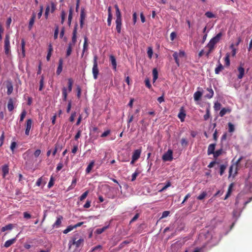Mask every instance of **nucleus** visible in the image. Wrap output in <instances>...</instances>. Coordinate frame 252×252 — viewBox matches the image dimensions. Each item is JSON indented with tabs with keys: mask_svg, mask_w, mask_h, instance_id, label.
<instances>
[{
	"mask_svg": "<svg viewBox=\"0 0 252 252\" xmlns=\"http://www.w3.org/2000/svg\"><path fill=\"white\" fill-rule=\"evenodd\" d=\"M243 158V157H240L235 162L233 163L230 166L229 170V177H231V176L234 177L237 174L238 170V165Z\"/></svg>",
	"mask_w": 252,
	"mask_h": 252,
	"instance_id": "obj_1",
	"label": "nucleus"
},
{
	"mask_svg": "<svg viewBox=\"0 0 252 252\" xmlns=\"http://www.w3.org/2000/svg\"><path fill=\"white\" fill-rule=\"evenodd\" d=\"M78 236V234L74 235L72 238L71 241L69 242V249L71 248L72 245H75L76 248H78L82 244H83L84 242V239L83 238H80L77 240Z\"/></svg>",
	"mask_w": 252,
	"mask_h": 252,
	"instance_id": "obj_2",
	"label": "nucleus"
},
{
	"mask_svg": "<svg viewBox=\"0 0 252 252\" xmlns=\"http://www.w3.org/2000/svg\"><path fill=\"white\" fill-rule=\"evenodd\" d=\"M116 19L115 23L116 24V29L118 33H120L121 32V28L122 25V18L121 12L120 11H116Z\"/></svg>",
	"mask_w": 252,
	"mask_h": 252,
	"instance_id": "obj_3",
	"label": "nucleus"
},
{
	"mask_svg": "<svg viewBox=\"0 0 252 252\" xmlns=\"http://www.w3.org/2000/svg\"><path fill=\"white\" fill-rule=\"evenodd\" d=\"M4 51L6 55H10V35L8 33L6 34L4 40Z\"/></svg>",
	"mask_w": 252,
	"mask_h": 252,
	"instance_id": "obj_4",
	"label": "nucleus"
},
{
	"mask_svg": "<svg viewBox=\"0 0 252 252\" xmlns=\"http://www.w3.org/2000/svg\"><path fill=\"white\" fill-rule=\"evenodd\" d=\"M92 73L93 74L94 78V79H96L98 78V75L99 74V69L97 63V57L96 55H95L94 57Z\"/></svg>",
	"mask_w": 252,
	"mask_h": 252,
	"instance_id": "obj_5",
	"label": "nucleus"
},
{
	"mask_svg": "<svg viewBox=\"0 0 252 252\" xmlns=\"http://www.w3.org/2000/svg\"><path fill=\"white\" fill-rule=\"evenodd\" d=\"M164 161H171L173 159V152L171 150H168L162 156Z\"/></svg>",
	"mask_w": 252,
	"mask_h": 252,
	"instance_id": "obj_6",
	"label": "nucleus"
},
{
	"mask_svg": "<svg viewBox=\"0 0 252 252\" xmlns=\"http://www.w3.org/2000/svg\"><path fill=\"white\" fill-rule=\"evenodd\" d=\"M23 158L26 161V163H30L32 158V155L31 151L29 150L23 154Z\"/></svg>",
	"mask_w": 252,
	"mask_h": 252,
	"instance_id": "obj_7",
	"label": "nucleus"
},
{
	"mask_svg": "<svg viewBox=\"0 0 252 252\" xmlns=\"http://www.w3.org/2000/svg\"><path fill=\"white\" fill-rule=\"evenodd\" d=\"M32 121L31 119H28L26 121L25 134L27 136L30 134V131L32 127Z\"/></svg>",
	"mask_w": 252,
	"mask_h": 252,
	"instance_id": "obj_8",
	"label": "nucleus"
},
{
	"mask_svg": "<svg viewBox=\"0 0 252 252\" xmlns=\"http://www.w3.org/2000/svg\"><path fill=\"white\" fill-rule=\"evenodd\" d=\"M77 24H76L74 28L73 33H72V42L69 43V44H72V45L74 46L76 42V34H77Z\"/></svg>",
	"mask_w": 252,
	"mask_h": 252,
	"instance_id": "obj_9",
	"label": "nucleus"
},
{
	"mask_svg": "<svg viewBox=\"0 0 252 252\" xmlns=\"http://www.w3.org/2000/svg\"><path fill=\"white\" fill-rule=\"evenodd\" d=\"M86 18V13L85 8L82 7L80 12V27L81 28H83L84 25V21Z\"/></svg>",
	"mask_w": 252,
	"mask_h": 252,
	"instance_id": "obj_10",
	"label": "nucleus"
},
{
	"mask_svg": "<svg viewBox=\"0 0 252 252\" xmlns=\"http://www.w3.org/2000/svg\"><path fill=\"white\" fill-rule=\"evenodd\" d=\"M186 116V114L185 113V110L183 107H182L180 109V112L178 115V117L180 119L182 122H183L185 121Z\"/></svg>",
	"mask_w": 252,
	"mask_h": 252,
	"instance_id": "obj_11",
	"label": "nucleus"
},
{
	"mask_svg": "<svg viewBox=\"0 0 252 252\" xmlns=\"http://www.w3.org/2000/svg\"><path fill=\"white\" fill-rule=\"evenodd\" d=\"M63 148V145L61 143L57 142L55 144V149L52 153V155L55 156L58 151H61Z\"/></svg>",
	"mask_w": 252,
	"mask_h": 252,
	"instance_id": "obj_12",
	"label": "nucleus"
},
{
	"mask_svg": "<svg viewBox=\"0 0 252 252\" xmlns=\"http://www.w3.org/2000/svg\"><path fill=\"white\" fill-rule=\"evenodd\" d=\"M141 152L142 150L141 149H138L134 150L132 155V158L136 160H137L140 157Z\"/></svg>",
	"mask_w": 252,
	"mask_h": 252,
	"instance_id": "obj_13",
	"label": "nucleus"
},
{
	"mask_svg": "<svg viewBox=\"0 0 252 252\" xmlns=\"http://www.w3.org/2000/svg\"><path fill=\"white\" fill-rule=\"evenodd\" d=\"M222 35V33L219 32L215 37H213L210 41L216 45L220 40Z\"/></svg>",
	"mask_w": 252,
	"mask_h": 252,
	"instance_id": "obj_14",
	"label": "nucleus"
},
{
	"mask_svg": "<svg viewBox=\"0 0 252 252\" xmlns=\"http://www.w3.org/2000/svg\"><path fill=\"white\" fill-rule=\"evenodd\" d=\"M216 145V144L215 143L211 144L209 145L207 150V154L208 155H210L214 153Z\"/></svg>",
	"mask_w": 252,
	"mask_h": 252,
	"instance_id": "obj_15",
	"label": "nucleus"
},
{
	"mask_svg": "<svg viewBox=\"0 0 252 252\" xmlns=\"http://www.w3.org/2000/svg\"><path fill=\"white\" fill-rule=\"evenodd\" d=\"M35 17H36V14L35 13H33L32 14V17L30 20V21H29V26H28V28H29V30H31L32 29V28L33 25L34 23Z\"/></svg>",
	"mask_w": 252,
	"mask_h": 252,
	"instance_id": "obj_16",
	"label": "nucleus"
},
{
	"mask_svg": "<svg viewBox=\"0 0 252 252\" xmlns=\"http://www.w3.org/2000/svg\"><path fill=\"white\" fill-rule=\"evenodd\" d=\"M63 60L62 58L59 59V65L56 71L58 75H60L63 70Z\"/></svg>",
	"mask_w": 252,
	"mask_h": 252,
	"instance_id": "obj_17",
	"label": "nucleus"
},
{
	"mask_svg": "<svg viewBox=\"0 0 252 252\" xmlns=\"http://www.w3.org/2000/svg\"><path fill=\"white\" fill-rule=\"evenodd\" d=\"M6 88L7 89V94L8 95H10L12 94L13 90V85L10 81H8L6 83Z\"/></svg>",
	"mask_w": 252,
	"mask_h": 252,
	"instance_id": "obj_18",
	"label": "nucleus"
},
{
	"mask_svg": "<svg viewBox=\"0 0 252 252\" xmlns=\"http://www.w3.org/2000/svg\"><path fill=\"white\" fill-rule=\"evenodd\" d=\"M7 108L9 111L11 112L14 109V101L13 99L12 98H10L8 99V104H7Z\"/></svg>",
	"mask_w": 252,
	"mask_h": 252,
	"instance_id": "obj_19",
	"label": "nucleus"
},
{
	"mask_svg": "<svg viewBox=\"0 0 252 252\" xmlns=\"http://www.w3.org/2000/svg\"><path fill=\"white\" fill-rule=\"evenodd\" d=\"M63 219V218L62 216H59L57 218L55 222L53 224V228H59L62 223V220Z\"/></svg>",
	"mask_w": 252,
	"mask_h": 252,
	"instance_id": "obj_20",
	"label": "nucleus"
},
{
	"mask_svg": "<svg viewBox=\"0 0 252 252\" xmlns=\"http://www.w3.org/2000/svg\"><path fill=\"white\" fill-rule=\"evenodd\" d=\"M238 71L239 72L238 78L241 79L243 77L245 74L244 68L242 66H240L238 67Z\"/></svg>",
	"mask_w": 252,
	"mask_h": 252,
	"instance_id": "obj_21",
	"label": "nucleus"
},
{
	"mask_svg": "<svg viewBox=\"0 0 252 252\" xmlns=\"http://www.w3.org/2000/svg\"><path fill=\"white\" fill-rule=\"evenodd\" d=\"M109 58L113 66V68L116 71L117 69V62L116 58L113 55H110Z\"/></svg>",
	"mask_w": 252,
	"mask_h": 252,
	"instance_id": "obj_22",
	"label": "nucleus"
},
{
	"mask_svg": "<svg viewBox=\"0 0 252 252\" xmlns=\"http://www.w3.org/2000/svg\"><path fill=\"white\" fill-rule=\"evenodd\" d=\"M73 12V8L72 6H70L69 9V14L68 17V25L69 26H70L71 25V21L72 19Z\"/></svg>",
	"mask_w": 252,
	"mask_h": 252,
	"instance_id": "obj_23",
	"label": "nucleus"
},
{
	"mask_svg": "<svg viewBox=\"0 0 252 252\" xmlns=\"http://www.w3.org/2000/svg\"><path fill=\"white\" fill-rule=\"evenodd\" d=\"M206 90L208 92V93L205 95V97L210 99L211 98L213 95H214V91L213 89L211 88V87L207 88Z\"/></svg>",
	"mask_w": 252,
	"mask_h": 252,
	"instance_id": "obj_24",
	"label": "nucleus"
},
{
	"mask_svg": "<svg viewBox=\"0 0 252 252\" xmlns=\"http://www.w3.org/2000/svg\"><path fill=\"white\" fill-rule=\"evenodd\" d=\"M231 111V109L229 108H223L220 112V116L223 117L226 113H229Z\"/></svg>",
	"mask_w": 252,
	"mask_h": 252,
	"instance_id": "obj_25",
	"label": "nucleus"
},
{
	"mask_svg": "<svg viewBox=\"0 0 252 252\" xmlns=\"http://www.w3.org/2000/svg\"><path fill=\"white\" fill-rule=\"evenodd\" d=\"M16 239L15 238L11 239H9L5 242L4 246L5 248H8L11 245H12L13 244H14L16 242Z\"/></svg>",
	"mask_w": 252,
	"mask_h": 252,
	"instance_id": "obj_26",
	"label": "nucleus"
},
{
	"mask_svg": "<svg viewBox=\"0 0 252 252\" xmlns=\"http://www.w3.org/2000/svg\"><path fill=\"white\" fill-rule=\"evenodd\" d=\"M218 66L215 69V73L217 74H219L224 68L223 66L220 63V61H218Z\"/></svg>",
	"mask_w": 252,
	"mask_h": 252,
	"instance_id": "obj_27",
	"label": "nucleus"
},
{
	"mask_svg": "<svg viewBox=\"0 0 252 252\" xmlns=\"http://www.w3.org/2000/svg\"><path fill=\"white\" fill-rule=\"evenodd\" d=\"M2 171L3 173V177H5L9 172L8 166L6 164L3 165L2 167Z\"/></svg>",
	"mask_w": 252,
	"mask_h": 252,
	"instance_id": "obj_28",
	"label": "nucleus"
},
{
	"mask_svg": "<svg viewBox=\"0 0 252 252\" xmlns=\"http://www.w3.org/2000/svg\"><path fill=\"white\" fill-rule=\"evenodd\" d=\"M94 160H92L89 164L88 165L86 169V172L87 173H89L92 170L93 167H94Z\"/></svg>",
	"mask_w": 252,
	"mask_h": 252,
	"instance_id": "obj_29",
	"label": "nucleus"
},
{
	"mask_svg": "<svg viewBox=\"0 0 252 252\" xmlns=\"http://www.w3.org/2000/svg\"><path fill=\"white\" fill-rule=\"evenodd\" d=\"M202 95V93L200 91L196 92L193 95L194 99L195 100L197 101L199 100L201 96Z\"/></svg>",
	"mask_w": 252,
	"mask_h": 252,
	"instance_id": "obj_30",
	"label": "nucleus"
},
{
	"mask_svg": "<svg viewBox=\"0 0 252 252\" xmlns=\"http://www.w3.org/2000/svg\"><path fill=\"white\" fill-rule=\"evenodd\" d=\"M153 83H155L158 78V71L157 68H154L153 70Z\"/></svg>",
	"mask_w": 252,
	"mask_h": 252,
	"instance_id": "obj_31",
	"label": "nucleus"
},
{
	"mask_svg": "<svg viewBox=\"0 0 252 252\" xmlns=\"http://www.w3.org/2000/svg\"><path fill=\"white\" fill-rule=\"evenodd\" d=\"M21 48L22 57L24 58L25 57V42L24 39L21 40Z\"/></svg>",
	"mask_w": 252,
	"mask_h": 252,
	"instance_id": "obj_32",
	"label": "nucleus"
},
{
	"mask_svg": "<svg viewBox=\"0 0 252 252\" xmlns=\"http://www.w3.org/2000/svg\"><path fill=\"white\" fill-rule=\"evenodd\" d=\"M108 227L109 225H107L104 226L101 228H98L95 230V233H96L97 234H100L104 231H105L108 228Z\"/></svg>",
	"mask_w": 252,
	"mask_h": 252,
	"instance_id": "obj_33",
	"label": "nucleus"
},
{
	"mask_svg": "<svg viewBox=\"0 0 252 252\" xmlns=\"http://www.w3.org/2000/svg\"><path fill=\"white\" fill-rule=\"evenodd\" d=\"M13 228V224H8L3 227L1 228V231L4 232L5 231L8 230H11Z\"/></svg>",
	"mask_w": 252,
	"mask_h": 252,
	"instance_id": "obj_34",
	"label": "nucleus"
},
{
	"mask_svg": "<svg viewBox=\"0 0 252 252\" xmlns=\"http://www.w3.org/2000/svg\"><path fill=\"white\" fill-rule=\"evenodd\" d=\"M173 57L175 60L176 64L178 66H179L180 63H179V60L178 59L179 57H178V52H174L173 54Z\"/></svg>",
	"mask_w": 252,
	"mask_h": 252,
	"instance_id": "obj_35",
	"label": "nucleus"
},
{
	"mask_svg": "<svg viewBox=\"0 0 252 252\" xmlns=\"http://www.w3.org/2000/svg\"><path fill=\"white\" fill-rule=\"evenodd\" d=\"M73 83V81L72 79L71 78H69L68 79V91L69 93L72 91Z\"/></svg>",
	"mask_w": 252,
	"mask_h": 252,
	"instance_id": "obj_36",
	"label": "nucleus"
},
{
	"mask_svg": "<svg viewBox=\"0 0 252 252\" xmlns=\"http://www.w3.org/2000/svg\"><path fill=\"white\" fill-rule=\"evenodd\" d=\"M62 94L63 96V100L66 101L67 96V89L65 87H63L62 89Z\"/></svg>",
	"mask_w": 252,
	"mask_h": 252,
	"instance_id": "obj_37",
	"label": "nucleus"
},
{
	"mask_svg": "<svg viewBox=\"0 0 252 252\" xmlns=\"http://www.w3.org/2000/svg\"><path fill=\"white\" fill-rule=\"evenodd\" d=\"M73 46H74L72 45V44H68V47H67V49L66 50V56L67 57H68L71 55V52H72V47Z\"/></svg>",
	"mask_w": 252,
	"mask_h": 252,
	"instance_id": "obj_38",
	"label": "nucleus"
},
{
	"mask_svg": "<svg viewBox=\"0 0 252 252\" xmlns=\"http://www.w3.org/2000/svg\"><path fill=\"white\" fill-rule=\"evenodd\" d=\"M44 76L42 75L41 76V78L39 81V91H41L42 90L43 87H44Z\"/></svg>",
	"mask_w": 252,
	"mask_h": 252,
	"instance_id": "obj_39",
	"label": "nucleus"
},
{
	"mask_svg": "<svg viewBox=\"0 0 252 252\" xmlns=\"http://www.w3.org/2000/svg\"><path fill=\"white\" fill-rule=\"evenodd\" d=\"M222 149L221 148L219 150H217L216 151H215L214 153L213 154L214 157L215 158H217L218 157H219L220 155L222 154Z\"/></svg>",
	"mask_w": 252,
	"mask_h": 252,
	"instance_id": "obj_40",
	"label": "nucleus"
},
{
	"mask_svg": "<svg viewBox=\"0 0 252 252\" xmlns=\"http://www.w3.org/2000/svg\"><path fill=\"white\" fill-rule=\"evenodd\" d=\"M215 45L214 43L210 41L207 44L206 47L210 49V51H213L215 48Z\"/></svg>",
	"mask_w": 252,
	"mask_h": 252,
	"instance_id": "obj_41",
	"label": "nucleus"
},
{
	"mask_svg": "<svg viewBox=\"0 0 252 252\" xmlns=\"http://www.w3.org/2000/svg\"><path fill=\"white\" fill-rule=\"evenodd\" d=\"M210 117V111L209 108H207L206 111V114L204 115V120H207Z\"/></svg>",
	"mask_w": 252,
	"mask_h": 252,
	"instance_id": "obj_42",
	"label": "nucleus"
},
{
	"mask_svg": "<svg viewBox=\"0 0 252 252\" xmlns=\"http://www.w3.org/2000/svg\"><path fill=\"white\" fill-rule=\"evenodd\" d=\"M224 62L226 66H228L230 65V63L229 60V54L228 53H227L226 54V56L224 58Z\"/></svg>",
	"mask_w": 252,
	"mask_h": 252,
	"instance_id": "obj_43",
	"label": "nucleus"
},
{
	"mask_svg": "<svg viewBox=\"0 0 252 252\" xmlns=\"http://www.w3.org/2000/svg\"><path fill=\"white\" fill-rule=\"evenodd\" d=\"M226 168V165H224V164L220 165V176H222Z\"/></svg>",
	"mask_w": 252,
	"mask_h": 252,
	"instance_id": "obj_44",
	"label": "nucleus"
},
{
	"mask_svg": "<svg viewBox=\"0 0 252 252\" xmlns=\"http://www.w3.org/2000/svg\"><path fill=\"white\" fill-rule=\"evenodd\" d=\"M26 114H27L26 111L25 109L23 110L20 115V120H19L20 122H22L23 121L25 117L26 116Z\"/></svg>",
	"mask_w": 252,
	"mask_h": 252,
	"instance_id": "obj_45",
	"label": "nucleus"
},
{
	"mask_svg": "<svg viewBox=\"0 0 252 252\" xmlns=\"http://www.w3.org/2000/svg\"><path fill=\"white\" fill-rule=\"evenodd\" d=\"M233 186V183H231V184H230L228 189V191H227L226 194L225 195L224 199H226L230 195V194L231 192V190H232V188Z\"/></svg>",
	"mask_w": 252,
	"mask_h": 252,
	"instance_id": "obj_46",
	"label": "nucleus"
},
{
	"mask_svg": "<svg viewBox=\"0 0 252 252\" xmlns=\"http://www.w3.org/2000/svg\"><path fill=\"white\" fill-rule=\"evenodd\" d=\"M89 193V190H87L85 192H84L79 197V200L80 201L84 200L86 197L87 196L88 194Z\"/></svg>",
	"mask_w": 252,
	"mask_h": 252,
	"instance_id": "obj_47",
	"label": "nucleus"
},
{
	"mask_svg": "<svg viewBox=\"0 0 252 252\" xmlns=\"http://www.w3.org/2000/svg\"><path fill=\"white\" fill-rule=\"evenodd\" d=\"M66 16V13L64 10H62L61 12V23L62 24L64 23L65 18Z\"/></svg>",
	"mask_w": 252,
	"mask_h": 252,
	"instance_id": "obj_48",
	"label": "nucleus"
},
{
	"mask_svg": "<svg viewBox=\"0 0 252 252\" xmlns=\"http://www.w3.org/2000/svg\"><path fill=\"white\" fill-rule=\"evenodd\" d=\"M171 185V183L170 181H168L167 182V183H166V185L161 189H160L159 191V192H162L164 190H165L167 188H168V187H170Z\"/></svg>",
	"mask_w": 252,
	"mask_h": 252,
	"instance_id": "obj_49",
	"label": "nucleus"
},
{
	"mask_svg": "<svg viewBox=\"0 0 252 252\" xmlns=\"http://www.w3.org/2000/svg\"><path fill=\"white\" fill-rule=\"evenodd\" d=\"M207 195V193L205 191H203L199 195H198L197 197L198 200H202Z\"/></svg>",
	"mask_w": 252,
	"mask_h": 252,
	"instance_id": "obj_50",
	"label": "nucleus"
},
{
	"mask_svg": "<svg viewBox=\"0 0 252 252\" xmlns=\"http://www.w3.org/2000/svg\"><path fill=\"white\" fill-rule=\"evenodd\" d=\"M228 131L229 132H233L234 130H235V128H234V125L231 123H228Z\"/></svg>",
	"mask_w": 252,
	"mask_h": 252,
	"instance_id": "obj_51",
	"label": "nucleus"
},
{
	"mask_svg": "<svg viewBox=\"0 0 252 252\" xmlns=\"http://www.w3.org/2000/svg\"><path fill=\"white\" fill-rule=\"evenodd\" d=\"M153 52L152 47H149L148 48L147 54L150 59H151L153 56Z\"/></svg>",
	"mask_w": 252,
	"mask_h": 252,
	"instance_id": "obj_52",
	"label": "nucleus"
},
{
	"mask_svg": "<svg viewBox=\"0 0 252 252\" xmlns=\"http://www.w3.org/2000/svg\"><path fill=\"white\" fill-rule=\"evenodd\" d=\"M17 146V143L15 141H13L11 143L10 145V149L13 153L14 152L15 149Z\"/></svg>",
	"mask_w": 252,
	"mask_h": 252,
	"instance_id": "obj_53",
	"label": "nucleus"
},
{
	"mask_svg": "<svg viewBox=\"0 0 252 252\" xmlns=\"http://www.w3.org/2000/svg\"><path fill=\"white\" fill-rule=\"evenodd\" d=\"M205 15L209 18H216V16L212 12L207 11L205 13Z\"/></svg>",
	"mask_w": 252,
	"mask_h": 252,
	"instance_id": "obj_54",
	"label": "nucleus"
},
{
	"mask_svg": "<svg viewBox=\"0 0 252 252\" xmlns=\"http://www.w3.org/2000/svg\"><path fill=\"white\" fill-rule=\"evenodd\" d=\"M181 144L182 146L186 147L188 146V142L186 138H183L181 140Z\"/></svg>",
	"mask_w": 252,
	"mask_h": 252,
	"instance_id": "obj_55",
	"label": "nucleus"
},
{
	"mask_svg": "<svg viewBox=\"0 0 252 252\" xmlns=\"http://www.w3.org/2000/svg\"><path fill=\"white\" fill-rule=\"evenodd\" d=\"M220 107H221V104L220 103H219L218 102H216L215 103L214 108L216 111H218V110H220Z\"/></svg>",
	"mask_w": 252,
	"mask_h": 252,
	"instance_id": "obj_56",
	"label": "nucleus"
},
{
	"mask_svg": "<svg viewBox=\"0 0 252 252\" xmlns=\"http://www.w3.org/2000/svg\"><path fill=\"white\" fill-rule=\"evenodd\" d=\"M88 46V43H87V38L86 37H85L84 38V43L83 45V52L82 54V56L84 54V52H85V50L87 48Z\"/></svg>",
	"mask_w": 252,
	"mask_h": 252,
	"instance_id": "obj_57",
	"label": "nucleus"
},
{
	"mask_svg": "<svg viewBox=\"0 0 252 252\" xmlns=\"http://www.w3.org/2000/svg\"><path fill=\"white\" fill-rule=\"evenodd\" d=\"M58 34H59V27L58 26H56L54 34V38L55 39H56L58 38Z\"/></svg>",
	"mask_w": 252,
	"mask_h": 252,
	"instance_id": "obj_58",
	"label": "nucleus"
},
{
	"mask_svg": "<svg viewBox=\"0 0 252 252\" xmlns=\"http://www.w3.org/2000/svg\"><path fill=\"white\" fill-rule=\"evenodd\" d=\"M145 85L146 86L149 88L151 89L152 88V86L150 84V81L149 78H147L145 80Z\"/></svg>",
	"mask_w": 252,
	"mask_h": 252,
	"instance_id": "obj_59",
	"label": "nucleus"
},
{
	"mask_svg": "<svg viewBox=\"0 0 252 252\" xmlns=\"http://www.w3.org/2000/svg\"><path fill=\"white\" fill-rule=\"evenodd\" d=\"M230 48L232 49V56L234 57L236 54V49L234 48L233 44L230 45Z\"/></svg>",
	"mask_w": 252,
	"mask_h": 252,
	"instance_id": "obj_60",
	"label": "nucleus"
},
{
	"mask_svg": "<svg viewBox=\"0 0 252 252\" xmlns=\"http://www.w3.org/2000/svg\"><path fill=\"white\" fill-rule=\"evenodd\" d=\"M139 172L137 171H136L134 173H133L132 175V179H131V181H134L137 176L139 174Z\"/></svg>",
	"mask_w": 252,
	"mask_h": 252,
	"instance_id": "obj_61",
	"label": "nucleus"
},
{
	"mask_svg": "<svg viewBox=\"0 0 252 252\" xmlns=\"http://www.w3.org/2000/svg\"><path fill=\"white\" fill-rule=\"evenodd\" d=\"M43 5H40V10L37 14V18L38 19H40L41 18L42 14V12H43Z\"/></svg>",
	"mask_w": 252,
	"mask_h": 252,
	"instance_id": "obj_62",
	"label": "nucleus"
},
{
	"mask_svg": "<svg viewBox=\"0 0 252 252\" xmlns=\"http://www.w3.org/2000/svg\"><path fill=\"white\" fill-rule=\"evenodd\" d=\"M81 130L80 129H79L77 132V133L76 134V135H75V137H74V139L75 140H77L81 136Z\"/></svg>",
	"mask_w": 252,
	"mask_h": 252,
	"instance_id": "obj_63",
	"label": "nucleus"
},
{
	"mask_svg": "<svg viewBox=\"0 0 252 252\" xmlns=\"http://www.w3.org/2000/svg\"><path fill=\"white\" fill-rule=\"evenodd\" d=\"M49 11H50V6L49 5H48L46 8L45 12V17L46 19H48Z\"/></svg>",
	"mask_w": 252,
	"mask_h": 252,
	"instance_id": "obj_64",
	"label": "nucleus"
}]
</instances>
